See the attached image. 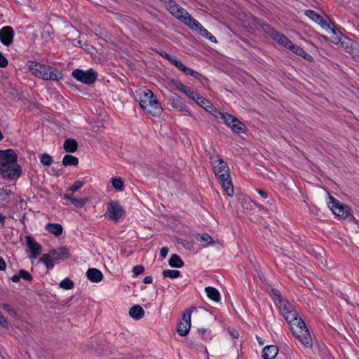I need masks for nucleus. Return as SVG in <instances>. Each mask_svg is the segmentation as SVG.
I'll list each match as a JSON object with an SVG mask.
<instances>
[{
    "label": "nucleus",
    "mask_w": 359,
    "mask_h": 359,
    "mask_svg": "<svg viewBox=\"0 0 359 359\" xmlns=\"http://www.w3.org/2000/svg\"><path fill=\"white\" fill-rule=\"evenodd\" d=\"M0 174L3 178L10 180L20 177L22 168L18 163V156L13 149L0 150Z\"/></svg>",
    "instance_id": "nucleus-1"
},
{
    "label": "nucleus",
    "mask_w": 359,
    "mask_h": 359,
    "mask_svg": "<svg viewBox=\"0 0 359 359\" xmlns=\"http://www.w3.org/2000/svg\"><path fill=\"white\" fill-rule=\"evenodd\" d=\"M210 159L213 172L219 184L229 196H233L234 190L230 177L229 165L217 153L211 154Z\"/></svg>",
    "instance_id": "nucleus-2"
},
{
    "label": "nucleus",
    "mask_w": 359,
    "mask_h": 359,
    "mask_svg": "<svg viewBox=\"0 0 359 359\" xmlns=\"http://www.w3.org/2000/svg\"><path fill=\"white\" fill-rule=\"evenodd\" d=\"M29 69L36 77L45 81H58L63 78L62 74L59 70L34 61L29 62Z\"/></svg>",
    "instance_id": "nucleus-3"
},
{
    "label": "nucleus",
    "mask_w": 359,
    "mask_h": 359,
    "mask_svg": "<svg viewBox=\"0 0 359 359\" xmlns=\"http://www.w3.org/2000/svg\"><path fill=\"white\" fill-rule=\"evenodd\" d=\"M140 107L152 116H159L163 113V108L151 90L145 89L140 97Z\"/></svg>",
    "instance_id": "nucleus-4"
},
{
    "label": "nucleus",
    "mask_w": 359,
    "mask_h": 359,
    "mask_svg": "<svg viewBox=\"0 0 359 359\" xmlns=\"http://www.w3.org/2000/svg\"><path fill=\"white\" fill-rule=\"evenodd\" d=\"M271 295L280 314L288 323L299 318L298 313L292 304L283 298L278 290H272Z\"/></svg>",
    "instance_id": "nucleus-5"
},
{
    "label": "nucleus",
    "mask_w": 359,
    "mask_h": 359,
    "mask_svg": "<svg viewBox=\"0 0 359 359\" xmlns=\"http://www.w3.org/2000/svg\"><path fill=\"white\" fill-rule=\"evenodd\" d=\"M293 335L306 348H313V340L310 332L304 320L299 318L289 323Z\"/></svg>",
    "instance_id": "nucleus-6"
},
{
    "label": "nucleus",
    "mask_w": 359,
    "mask_h": 359,
    "mask_svg": "<svg viewBox=\"0 0 359 359\" xmlns=\"http://www.w3.org/2000/svg\"><path fill=\"white\" fill-rule=\"evenodd\" d=\"M70 257L68 248L63 246L52 249L48 253L43 254L38 260L39 263H43L47 269H51L54 267L55 262L69 258Z\"/></svg>",
    "instance_id": "nucleus-7"
},
{
    "label": "nucleus",
    "mask_w": 359,
    "mask_h": 359,
    "mask_svg": "<svg viewBox=\"0 0 359 359\" xmlns=\"http://www.w3.org/2000/svg\"><path fill=\"white\" fill-rule=\"evenodd\" d=\"M164 4L169 12L175 18L180 20L187 26L189 27L192 22L191 21L194 20V18H193L185 9L176 4L174 1L164 0Z\"/></svg>",
    "instance_id": "nucleus-8"
},
{
    "label": "nucleus",
    "mask_w": 359,
    "mask_h": 359,
    "mask_svg": "<svg viewBox=\"0 0 359 359\" xmlns=\"http://www.w3.org/2000/svg\"><path fill=\"white\" fill-rule=\"evenodd\" d=\"M164 4L169 12L175 18L180 20L187 26L189 27L192 22L191 21L194 20V18H193L185 9L176 4L174 1L164 0Z\"/></svg>",
    "instance_id": "nucleus-9"
},
{
    "label": "nucleus",
    "mask_w": 359,
    "mask_h": 359,
    "mask_svg": "<svg viewBox=\"0 0 359 359\" xmlns=\"http://www.w3.org/2000/svg\"><path fill=\"white\" fill-rule=\"evenodd\" d=\"M72 76L81 83L91 85L96 81L97 73L92 68L87 70L75 69L72 72Z\"/></svg>",
    "instance_id": "nucleus-10"
},
{
    "label": "nucleus",
    "mask_w": 359,
    "mask_h": 359,
    "mask_svg": "<svg viewBox=\"0 0 359 359\" xmlns=\"http://www.w3.org/2000/svg\"><path fill=\"white\" fill-rule=\"evenodd\" d=\"M125 213L124 208L118 201H111L107 205L106 215L111 220L117 222Z\"/></svg>",
    "instance_id": "nucleus-11"
},
{
    "label": "nucleus",
    "mask_w": 359,
    "mask_h": 359,
    "mask_svg": "<svg viewBox=\"0 0 359 359\" xmlns=\"http://www.w3.org/2000/svg\"><path fill=\"white\" fill-rule=\"evenodd\" d=\"M219 116L218 118H222L225 124H226L234 133H239L244 129V124L241 122L234 116L228 114L222 113L219 111Z\"/></svg>",
    "instance_id": "nucleus-12"
},
{
    "label": "nucleus",
    "mask_w": 359,
    "mask_h": 359,
    "mask_svg": "<svg viewBox=\"0 0 359 359\" xmlns=\"http://www.w3.org/2000/svg\"><path fill=\"white\" fill-rule=\"evenodd\" d=\"M195 309L194 307H191L183 313L182 319L177 326V332L180 336L184 337L189 333L191 327V313Z\"/></svg>",
    "instance_id": "nucleus-13"
},
{
    "label": "nucleus",
    "mask_w": 359,
    "mask_h": 359,
    "mask_svg": "<svg viewBox=\"0 0 359 359\" xmlns=\"http://www.w3.org/2000/svg\"><path fill=\"white\" fill-rule=\"evenodd\" d=\"M330 201L329 202V207L332 212L340 218L345 219L350 214V208L332 196H330Z\"/></svg>",
    "instance_id": "nucleus-14"
},
{
    "label": "nucleus",
    "mask_w": 359,
    "mask_h": 359,
    "mask_svg": "<svg viewBox=\"0 0 359 359\" xmlns=\"http://www.w3.org/2000/svg\"><path fill=\"white\" fill-rule=\"evenodd\" d=\"M305 15L310 20L319 25L323 29L327 30L330 25V19L325 14L322 15L313 10L305 11Z\"/></svg>",
    "instance_id": "nucleus-15"
},
{
    "label": "nucleus",
    "mask_w": 359,
    "mask_h": 359,
    "mask_svg": "<svg viewBox=\"0 0 359 359\" xmlns=\"http://www.w3.org/2000/svg\"><path fill=\"white\" fill-rule=\"evenodd\" d=\"M332 42L335 44H341V46L345 48L346 51L350 53L353 57H356L358 56L357 50L352 46L351 40L346 37H344L343 35L334 36L332 39Z\"/></svg>",
    "instance_id": "nucleus-16"
},
{
    "label": "nucleus",
    "mask_w": 359,
    "mask_h": 359,
    "mask_svg": "<svg viewBox=\"0 0 359 359\" xmlns=\"http://www.w3.org/2000/svg\"><path fill=\"white\" fill-rule=\"evenodd\" d=\"M191 22V24L189 27L190 29L197 31L201 36L205 37L211 42H217L216 38L205 28H204L198 20L194 19V20H192Z\"/></svg>",
    "instance_id": "nucleus-17"
},
{
    "label": "nucleus",
    "mask_w": 359,
    "mask_h": 359,
    "mask_svg": "<svg viewBox=\"0 0 359 359\" xmlns=\"http://www.w3.org/2000/svg\"><path fill=\"white\" fill-rule=\"evenodd\" d=\"M269 34L274 41L287 49H289L293 43L287 37L273 28H270Z\"/></svg>",
    "instance_id": "nucleus-18"
},
{
    "label": "nucleus",
    "mask_w": 359,
    "mask_h": 359,
    "mask_svg": "<svg viewBox=\"0 0 359 359\" xmlns=\"http://www.w3.org/2000/svg\"><path fill=\"white\" fill-rule=\"evenodd\" d=\"M14 31L11 27L6 26L0 29V41L5 46L13 42Z\"/></svg>",
    "instance_id": "nucleus-19"
},
{
    "label": "nucleus",
    "mask_w": 359,
    "mask_h": 359,
    "mask_svg": "<svg viewBox=\"0 0 359 359\" xmlns=\"http://www.w3.org/2000/svg\"><path fill=\"white\" fill-rule=\"evenodd\" d=\"M27 245L30 250V258H36L41 252V245L38 243L32 236H26Z\"/></svg>",
    "instance_id": "nucleus-20"
},
{
    "label": "nucleus",
    "mask_w": 359,
    "mask_h": 359,
    "mask_svg": "<svg viewBox=\"0 0 359 359\" xmlns=\"http://www.w3.org/2000/svg\"><path fill=\"white\" fill-rule=\"evenodd\" d=\"M87 278L92 283H100L102 280L104 276L102 273L97 269L91 268L86 271Z\"/></svg>",
    "instance_id": "nucleus-21"
},
{
    "label": "nucleus",
    "mask_w": 359,
    "mask_h": 359,
    "mask_svg": "<svg viewBox=\"0 0 359 359\" xmlns=\"http://www.w3.org/2000/svg\"><path fill=\"white\" fill-rule=\"evenodd\" d=\"M198 104H199L208 112L212 114L215 117H219V110L216 109L208 100L203 97L201 100L198 102Z\"/></svg>",
    "instance_id": "nucleus-22"
},
{
    "label": "nucleus",
    "mask_w": 359,
    "mask_h": 359,
    "mask_svg": "<svg viewBox=\"0 0 359 359\" xmlns=\"http://www.w3.org/2000/svg\"><path fill=\"white\" fill-rule=\"evenodd\" d=\"M278 353V348L276 346L269 345L262 349V356L263 359H273Z\"/></svg>",
    "instance_id": "nucleus-23"
},
{
    "label": "nucleus",
    "mask_w": 359,
    "mask_h": 359,
    "mask_svg": "<svg viewBox=\"0 0 359 359\" xmlns=\"http://www.w3.org/2000/svg\"><path fill=\"white\" fill-rule=\"evenodd\" d=\"M292 53L296 54L297 55L302 57L304 59L309 62H313V57L306 53L302 47L297 46L294 43L292 44L291 47L289 48Z\"/></svg>",
    "instance_id": "nucleus-24"
},
{
    "label": "nucleus",
    "mask_w": 359,
    "mask_h": 359,
    "mask_svg": "<svg viewBox=\"0 0 359 359\" xmlns=\"http://www.w3.org/2000/svg\"><path fill=\"white\" fill-rule=\"evenodd\" d=\"M45 230L55 236H60L62 233L63 228L60 224L48 223L45 226Z\"/></svg>",
    "instance_id": "nucleus-25"
},
{
    "label": "nucleus",
    "mask_w": 359,
    "mask_h": 359,
    "mask_svg": "<svg viewBox=\"0 0 359 359\" xmlns=\"http://www.w3.org/2000/svg\"><path fill=\"white\" fill-rule=\"evenodd\" d=\"M20 278L27 281H32V276L27 271L20 269L18 274H15L11 277V280L14 283H18Z\"/></svg>",
    "instance_id": "nucleus-26"
},
{
    "label": "nucleus",
    "mask_w": 359,
    "mask_h": 359,
    "mask_svg": "<svg viewBox=\"0 0 359 359\" xmlns=\"http://www.w3.org/2000/svg\"><path fill=\"white\" fill-rule=\"evenodd\" d=\"M205 291L208 297L211 300L215 302H219L221 300L220 294L216 288L208 286L205 288Z\"/></svg>",
    "instance_id": "nucleus-27"
},
{
    "label": "nucleus",
    "mask_w": 359,
    "mask_h": 359,
    "mask_svg": "<svg viewBox=\"0 0 359 359\" xmlns=\"http://www.w3.org/2000/svg\"><path fill=\"white\" fill-rule=\"evenodd\" d=\"M63 148L67 152L74 153L78 149V143L74 139L69 138L65 140Z\"/></svg>",
    "instance_id": "nucleus-28"
},
{
    "label": "nucleus",
    "mask_w": 359,
    "mask_h": 359,
    "mask_svg": "<svg viewBox=\"0 0 359 359\" xmlns=\"http://www.w3.org/2000/svg\"><path fill=\"white\" fill-rule=\"evenodd\" d=\"M170 102L171 106L173 108L177 109L178 111H188V110H187L186 106L184 105V104L183 103V102L182 101L181 98L179 96H177V95L173 96L170 100Z\"/></svg>",
    "instance_id": "nucleus-29"
},
{
    "label": "nucleus",
    "mask_w": 359,
    "mask_h": 359,
    "mask_svg": "<svg viewBox=\"0 0 359 359\" xmlns=\"http://www.w3.org/2000/svg\"><path fill=\"white\" fill-rule=\"evenodd\" d=\"M129 314L133 319L139 320L144 316V311L142 306L139 305H135L130 309Z\"/></svg>",
    "instance_id": "nucleus-30"
},
{
    "label": "nucleus",
    "mask_w": 359,
    "mask_h": 359,
    "mask_svg": "<svg viewBox=\"0 0 359 359\" xmlns=\"http://www.w3.org/2000/svg\"><path fill=\"white\" fill-rule=\"evenodd\" d=\"M169 265L172 268H182L184 266V262L176 254H173L169 259Z\"/></svg>",
    "instance_id": "nucleus-31"
},
{
    "label": "nucleus",
    "mask_w": 359,
    "mask_h": 359,
    "mask_svg": "<svg viewBox=\"0 0 359 359\" xmlns=\"http://www.w3.org/2000/svg\"><path fill=\"white\" fill-rule=\"evenodd\" d=\"M175 67L181 70L186 75H189L195 77L197 74V72L194 69L187 67L180 60L177 61V63L175 64Z\"/></svg>",
    "instance_id": "nucleus-32"
},
{
    "label": "nucleus",
    "mask_w": 359,
    "mask_h": 359,
    "mask_svg": "<svg viewBox=\"0 0 359 359\" xmlns=\"http://www.w3.org/2000/svg\"><path fill=\"white\" fill-rule=\"evenodd\" d=\"M175 67L181 70L186 75H189L195 77L197 74V72L194 69L187 67L180 60L177 61V63L175 64Z\"/></svg>",
    "instance_id": "nucleus-33"
},
{
    "label": "nucleus",
    "mask_w": 359,
    "mask_h": 359,
    "mask_svg": "<svg viewBox=\"0 0 359 359\" xmlns=\"http://www.w3.org/2000/svg\"><path fill=\"white\" fill-rule=\"evenodd\" d=\"M78 163L79 159L74 156L67 154L63 157L62 164L65 166L77 165Z\"/></svg>",
    "instance_id": "nucleus-34"
},
{
    "label": "nucleus",
    "mask_w": 359,
    "mask_h": 359,
    "mask_svg": "<svg viewBox=\"0 0 359 359\" xmlns=\"http://www.w3.org/2000/svg\"><path fill=\"white\" fill-rule=\"evenodd\" d=\"M177 88L178 90L186 95L188 97L194 95V90L187 86L184 85L182 83L177 84Z\"/></svg>",
    "instance_id": "nucleus-35"
},
{
    "label": "nucleus",
    "mask_w": 359,
    "mask_h": 359,
    "mask_svg": "<svg viewBox=\"0 0 359 359\" xmlns=\"http://www.w3.org/2000/svg\"><path fill=\"white\" fill-rule=\"evenodd\" d=\"M163 276L165 278L174 279L180 277V272L177 270L166 269L163 271Z\"/></svg>",
    "instance_id": "nucleus-36"
},
{
    "label": "nucleus",
    "mask_w": 359,
    "mask_h": 359,
    "mask_svg": "<svg viewBox=\"0 0 359 359\" xmlns=\"http://www.w3.org/2000/svg\"><path fill=\"white\" fill-rule=\"evenodd\" d=\"M196 239L198 241L205 243L207 245L212 244L214 242L213 238L208 233L198 234Z\"/></svg>",
    "instance_id": "nucleus-37"
},
{
    "label": "nucleus",
    "mask_w": 359,
    "mask_h": 359,
    "mask_svg": "<svg viewBox=\"0 0 359 359\" xmlns=\"http://www.w3.org/2000/svg\"><path fill=\"white\" fill-rule=\"evenodd\" d=\"M111 182L114 189L122 191L123 189V182L119 177H113L111 179Z\"/></svg>",
    "instance_id": "nucleus-38"
},
{
    "label": "nucleus",
    "mask_w": 359,
    "mask_h": 359,
    "mask_svg": "<svg viewBox=\"0 0 359 359\" xmlns=\"http://www.w3.org/2000/svg\"><path fill=\"white\" fill-rule=\"evenodd\" d=\"M176 241L178 244L182 245L184 248L187 250H191L194 248V241H188L182 238H177Z\"/></svg>",
    "instance_id": "nucleus-39"
},
{
    "label": "nucleus",
    "mask_w": 359,
    "mask_h": 359,
    "mask_svg": "<svg viewBox=\"0 0 359 359\" xmlns=\"http://www.w3.org/2000/svg\"><path fill=\"white\" fill-rule=\"evenodd\" d=\"M87 199L84 198H74L72 201L71 202L76 208H83L85 204L87 203Z\"/></svg>",
    "instance_id": "nucleus-40"
},
{
    "label": "nucleus",
    "mask_w": 359,
    "mask_h": 359,
    "mask_svg": "<svg viewBox=\"0 0 359 359\" xmlns=\"http://www.w3.org/2000/svg\"><path fill=\"white\" fill-rule=\"evenodd\" d=\"M74 287V282L69 278H65L60 283V287L65 290H70Z\"/></svg>",
    "instance_id": "nucleus-41"
},
{
    "label": "nucleus",
    "mask_w": 359,
    "mask_h": 359,
    "mask_svg": "<svg viewBox=\"0 0 359 359\" xmlns=\"http://www.w3.org/2000/svg\"><path fill=\"white\" fill-rule=\"evenodd\" d=\"M2 309L5 311H6L11 316H12L13 318H16L17 317V312L15 310V309L11 304H4L2 305Z\"/></svg>",
    "instance_id": "nucleus-42"
},
{
    "label": "nucleus",
    "mask_w": 359,
    "mask_h": 359,
    "mask_svg": "<svg viewBox=\"0 0 359 359\" xmlns=\"http://www.w3.org/2000/svg\"><path fill=\"white\" fill-rule=\"evenodd\" d=\"M41 163L46 166L50 165L53 162V158L48 154H43L40 158Z\"/></svg>",
    "instance_id": "nucleus-43"
},
{
    "label": "nucleus",
    "mask_w": 359,
    "mask_h": 359,
    "mask_svg": "<svg viewBox=\"0 0 359 359\" xmlns=\"http://www.w3.org/2000/svg\"><path fill=\"white\" fill-rule=\"evenodd\" d=\"M84 183L83 181H81V180H77V181H75L74 182V184H72V186L71 187L69 188V189L67 190L68 192H72V194H74V192H76L77 190H79V189H81L83 186Z\"/></svg>",
    "instance_id": "nucleus-44"
},
{
    "label": "nucleus",
    "mask_w": 359,
    "mask_h": 359,
    "mask_svg": "<svg viewBox=\"0 0 359 359\" xmlns=\"http://www.w3.org/2000/svg\"><path fill=\"white\" fill-rule=\"evenodd\" d=\"M327 30H330L334 36H341L342 34L340 31L336 27L335 25L330 20V25H329V28Z\"/></svg>",
    "instance_id": "nucleus-45"
},
{
    "label": "nucleus",
    "mask_w": 359,
    "mask_h": 359,
    "mask_svg": "<svg viewBox=\"0 0 359 359\" xmlns=\"http://www.w3.org/2000/svg\"><path fill=\"white\" fill-rule=\"evenodd\" d=\"M144 268L142 266H140V265L135 266L133 268V276L137 277V276L142 274L144 272Z\"/></svg>",
    "instance_id": "nucleus-46"
},
{
    "label": "nucleus",
    "mask_w": 359,
    "mask_h": 359,
    "mask_svg": "<svg viewBox=\"0 0 359 359\" xmlns=\"http://www.w3.org/2000/svg\"><path fill=\"white\" fill-rule=\"evenodd\" d=\"M8 65V60L0 53V68H4Z\"/></svg>",
    "instance_id": "nucleus-47"
},
{
    "label": "nucleus",
    "mask_w": 359,
    "mask_h": 359,
    "mask_svg": "<svg viewBox=\"0 0 359 359\" xmlns=\"http://www.w3.org/2000/svg\"><path fill=\"white\" fill-rule=\"evenodd\" d=\"M203 97L198 95L197 93L194 92V95L189 97L190 99L195 101L197 104L201 100Z\"/></svg>",
    "instance_id": "nucleus-48"
},
{
    "label": "nucleus",
    "mask_w": 359,
    "mask_h": 359,
    "mask_svg": "<svg viewBox=\"0 0 359 359\" xmlns=\"http://www.w3.org/2000/svg\"><path fill=\"white\" fill-rule=\"evenodd\" d=\"M168 249L165 247L164 248H162L160 250V255L161 257L164 259L166 257L167 255H168Z\"/></svg>",
    "instance_id": "nucleus-49"
},
{
    "label": "nucleus",
    "mask_w": 359,
    "mask_h": 359,
    "mask_svg": "<svg viewBox=\"0 0 359 359\" xmlns=\"http://www.w3.org/2000/svg\"><path fill=\"white\" fill-rule=\"evenodd\" d=\"M256 191L262 198L265 199L268 197V194L266 191L261 189H257Z\"/></svg>",
    "instance_id": "nucleus-50"
},
{
    "label": "nucleus",
    "mask_w": 359,
    "mask_h": 359,
    "mask_svg": "<svg viewBox=\"0 0 359 359\" xmlns=\"http://www.w3.org/2000/svg\"><path fill=\"white\" fill-rule=\"evenodd\" d=\"M73 194H72V192L67 193V194H64L63 197H64V198H65V199L69 201L70 202H72V199H74V198L73 196Z\"/></svg>",
    "instance_id": "nucleus-51"
},
{
    "label": "nucleus",
    "mask_w": 359,
    "mask_h": 359,
    "mask_svg": "<svg viewBox=\"0 0 359 359\" xmlns=\"http://www.w3.org/2000/svg\"><path fill=\"white\" fill-rule=\"evenodd\" d=\"M6 262L4 260V259L0 257V270L4 271L6 269Z\"/></svg>",
    "instance_id": "nucleus-52"
},
{
    "label": "nucleus",
    "mask_w": 359,
    "mask_h": 359,
    "mask_svg": "<svg viewBox=\"0 0 359 359\" xmlns=\"http://www.w3.org/2000/svg\"><path fill=\"white\" fill-rule=\"evenodd\" d=\"M153 281V278L151 276H148L144 278L143 283L145 284H150Z\"/></svg>",
    "instance_id": "nucleus-53"
},
{
    "label": "nucleus",
    "mask_w": 359,
    "mask_h": 359,
    "mask_svg": "<svg viewBox=\"0 0 359 359\" xmlns=\"http://www.w3.org/2000/svg\"><path fill=\"white\" fill-rule=\"evenodd\" d=\"M177 57L175 55H168V60L172 63Z\"/></svg>",
    "instance_id": "nucleus-54"
},
{
    "label": "nucleus",
    "mask_w": 359,
    "mask_h": 359,
    "mask_svg": "<svg viewBox=\"0 0 359 359\" xmlns=\"http://www.w3.org/2000/svg\"><path fill=\"white\" fill-rule=\"evenodd\" d=\"M5 222V217L0 213V223L3 225Z\"/></svg>",
    "instance_id": "nucleus-55"
},
{
    "label": "nucleus",
    "mask_w": 359,
    "mask_h": 359,
    "mask_svg": "<svg viewBox=\"0 0 359 359\" xmlns=\"http://www.w3.org/2000/svg\"><path fill=\"white\" fill-rule=\"evenodd\" d=\"M206 332V330L205 329H199L198 333L201 334H204Z\"/></svg>",
    "instance_id": "nucleus-56"
},
{
    "label": "nucleus",
    "mask_w": 359,
    "mask_h": 359,
    "mask_svg": "<svg viewBox=\"0 0 359 359\" xmlns=\"http://www.w3.org/2000/svg\"><path fill=\"white\" fill-rule=\"evenodd\" d=\"M178 60H178L177 58L175 59V60L172 61V64L173 65H175V64H176V63H177V61H178Z\"/></svg>",
    "instance_id": "nucleus-57"
},
{
    "label": "nucleus",
    "mask_w": 359,
    "mask_h": 359,
    "mask_svg": "<svg viewBox=\"0 0 359 359\" xmlns=\"http://www.w3.org/2000/svg\"><path fill=\"white\" fill-rule=\"evenodd\" d=\"M165 58L168 59V55H170L168 53H164L163 55H162Z\"/></svg>",
    "instance_id": "nucleus-58"
},
{
    "label": "nucleus",
    "mask_w": 359,
    "mask_h": 359,
    "mask_svg": "<svg viewBox=\"0 0 359 359\" xmlns=\"http://www.w3.org/2000/svg\"><path fill=\"white\" fill-rule=\"evenodd\" d=\"M321 37L323 39H324L325 40H326V41L328 39V38L326 36H324V35H322Z\"/></svg>",
    "instance_id": "nucleus-59"
},
{
    "label": "nucleus",
    "mask_w": 359,
    "mask_h": 359,
    "mask_svg": "<svg viewBox=\"0 0 359 359\" xmlns=\"http://www.w3.org/2000/svg\"><path fill=\"white\" fill-rule=\"evenodd\" d=\"M4 138V136L1 133V132L0 131V141Z\"/></svg>",
    "instance_id": "nucleus-60"
},
{
    "label": "nucleus",
    "mask_w": 359,
    "mask_h": 359,
    "mask_svg": "<svg viewBox=\"0 0 359 359\" xmlns=\"http://www.w3.org/2000/svg\"><path fill=\"white\" fill-rule=\"evenodd\" d=\"M233 335L234 337H238V332H236V333H233Z\"/></svg>",
    "instance_id": "nucleus-61"
},
{
    "label": "nucleus",
    "mask_w": 359,
    "mask_h": 359,
    "mask_svg": "<svg viewBox=\"0 0 359 359\" xmlns=\"http://www.w3.org/2000/svg\"><path fill=\"white\" fill-rule=\"evenodd\" d=\"M233 335L234 337H238V332H236V333H233Z\"/></svg>",
    "instance_id": "nucleus-62"
},
{
    "label": "nucleus",
    "mask_w": 359,
    "mask_h": 359,
    "mask_svg": "<svg viewBox=\"0 0 359 359\" xmlns=\"http://www.w3.org/2000/svg\"><path fill=\"white\" fill-rule=\"evenodd\" d=\"M257 206L259 208H262V205H257Z\"/></svg>",
    "instance_id": "nucleus-63"
}]
</instances>
